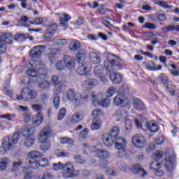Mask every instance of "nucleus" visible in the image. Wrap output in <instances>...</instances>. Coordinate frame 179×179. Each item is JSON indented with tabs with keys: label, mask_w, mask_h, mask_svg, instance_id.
Segmentation results:
<instances>
[{
	"label": "nucleus",
	"mask_w": 179,
	"mask_h": 179,
	"mask_svg": "<svg viewBox=\"0 0 179 179\" xmlns=\"http://www.w3.org/2000/svg\"><path fill=\"white\" fill-rule=\"evenodd\" d=\"M176 30L175 25H169L162 28L163 33H169V31H173Z\"/></svg>",
	"instance_id": "obj_55"
},
{
	"label": "nucleus",
	"mask_w": 179,
	"mask_h": 179,
	"mask_svg": "<svg viewBox=\"0 0 179 179\" xmlns=\"http://www.w3.org/2000/svg\"><path fill=\"white\" fill-rule=\"evenodd\" d=\"M20 138V136L17 133L14 134L13 136H8L4 137L2 145L0 146V153L5 155V153L9 152L10 149H13V144L16 145V143L19 142Z\"/></svg>",
	"instance_id": "obj_4"
},
{
	"label": "nucleus",
	"mask_w": 179,
	"mask_h": 179,
	"mask_svg": "<svg viewBox=\"0 0 179 179\" xmlns=\"http://www.w3.org/2000/svg\"><path fill=\"white\" fill-rule=\"evenodd\" d=\"M163 166V164L159 163L157 161H153L150 164V169L151 170H158Z\"/></svg>",
	"instance_id": "obj_42"
},
{
	"label": "nucleus",
	"mask_w": 179,
	"mask_h": 179,
	"mask_svg": "<svg viewBox=\"0 0 179 179\" xmlns=\"http://www.w3.org/2000/svg\"><path fill=\"white\" fill-rule=\"evenodd\" d=\"M15 117H16V114L15 113H13V114L6 113L5 115H0V118L7 120V121H13Z\"/></svg>",
	"instance_id": "obj_39"
},
{
	"label": "nucleus",
	"mask_w": 179,
	"mask_h": 179,
	"mask_svg": "<svg viewBox=\"0 0 179 179\" xmlns=\"http://www.w3.org/2000/svg\"><path fill=\"white\" fill-rule=\"evenodd\" d=\"M103 72H104V69H103V66H96L94 69V73L95 76H100L103 75Z\"/></svg>",
	"instance_id": "obj_38"
},
{
	"label": "nucleus",
	"mask_w": 179,
	"mask_h": 179,
	"mask_svg": "<svg viewBox=\"0 0 179 179\" xmlns=\"http://www.w3.org/2000/svg\"><path fill=\"white\" fill-rule=\"evenodd\" d=\"M0 41L7 44H12L13 43V36L11 34H4L0 37Z\"/></svg>",
	"instance_id": "obj_27"
},
{
	"label": "nucleus",
	"mask_w": 179,
	"mask_h": 179,
	"mask_svg": "<svg viewBox=\"0 0 179 179\" xmlns=\"http://www.w3.org/2000/svg\"><path fill=\"white\" fill-rule=\"evenodd\" d=\"M74 160L76 163H78V164H85V163H86L85 158L80 155H76L74 157Z\"/></svg>",
	"instance_id": "obj_48"
},
{
	"label": "nucleus",
	"mask_w": 179,
	"mask_h": 179,
	"mask_svg": "<svg viewBox=\"0 0 179 179\" xmlns=\"http://www.w3.org/2000/svg\"><path fill=\"white\" fill-rule=\"evenodd\" d=\"M31 108L36 113H41L43 111V106L40 104H32Z\"/></svg>",
	"instance_id": "obj_51"
},
{
	"label": "nucleus",
	"mask_w": 179,
	"mask_h": 179,
	"mask_svg": "<svg viewBox=\"0 0 179 179\" xmlns=\"http://www.w3.org/2000/svg\"><path fill=\"white\" fill-rule=\"evenodd\" d=\"M64 62L66 64V67L69 69V71H72L75 68V59L69 56H64Z\"/></svg>",
	"instance_id": "obj_22"
},
{
	"label": "nucleus",
	"mask_w": 179,
	"mask_h": 179,
	"mask_svg": "<svg viewBox=\"0 0 179 179\" xmlns=\"http://www.w3.org/2000/svg\"><path fill=\"white\" fill-rule=\"evenodd\" d=\"M38 161H39V164H40L41 167H42V168L49 167V166H51L50 161L48 160V159H47L45 157H43V158L38 159Z\"/></svg>",
	"instance_id": "obj_37"
},
{
	"label": "nucleus",
	"mask_w": 179,
	"mask_h": 179,
	"mask_svg": "<svg viewBox=\"0 0 179 179\" xmlns=\"http://www.w3.org/2000/svg\"><path fill=\"white\" fill-rule=\"evenodd\" d=\"M103 95L102 93H95L92 92L91 94V100L94 104V106H99L101 100H103Z\"/></svg>",
	"instance_id": "obj_17"
},
{
	"label": "nucleus",
	"mask_w": 179,
	"mask_h": 179,
	"mask_svg": "<svg viewBox=\"0 0 179 179\" xmlns=\"http://www.w3.org/2000/svg\"><path fill=\"white\" fill-rule=\"evenodd\" d=\"M23 117H24V120L25 121V122H30V121L31 120V113H30L29 112L24 113Z\"/></svg>",
	"instance_id": "obj_62"
},
{
	"label": "nucleus",
	"mask_w": 179,
	"mask_h": 179,
	"mask_svg": "<svg viewBox=\"0 0 179 179\" xmlns=\"http://www.w3.org/2000/svg\"><path fill=\"white\" fill-rule=\"evenodd\" d=\"M55 153L58 157H69V152L60 150H57Z\"/></svg>",
	"instance_id": "obj_44"
},
{
	"label": "nucleus",
	"mask_w": 179,
	"mask_h": 179,
	"mask_svg": "<svg viewBox=\"0 0 179 179\" xmlns=\"http://www.w3.org/2000/svg\"><path fill=\"white\" fill-rule=\"evenodd\" d=\"M106 174H108V176L115 177V176H117V169L114 168H107Z\"/></svg>",
	"instance_id": "obj_52"
},
{
	"label": "nucleus",
	"mask_w": 179,
	"mask_h": 179,
	"mask_svg": "<svg viewBox=\"0 0 179 179\" xmlns=\"http://www.w3.org/2000/svg\"><path fill=\"white\" fill-rule=\"evenodd\" d=\"M29 167L31 169H39V167H41L40 165V162L38 160H35L34 162L29 161Z\"/></svg>",
	"instance_id": "obj_46"
},
{
	"label": "nucleus",
	"mask_w": 179,
	"mask_h": 179,
	"mask_svg": "<svg viewBox=\"0 0 179 179\" xmlns=\"http://www.w3.org/2000/svg\"><path fill=\"white\" fill-rule=\"evenodd\" d=\"M34 69H29L27 71V75L31 78H36V80L39 83L40 89H48V87L51 86V83L45 80V74L38 76L37 74V71H36V69L38 70L41 69V68H44V64H41L40 62H36L34 64Z\"/></svg>",
	"instance_id": "obj_2"
},
{
	"label": "nucleus",
	"mask_w": 179,
	"mask_h": 179,
	"mask_svg": "<svg viewBox=\"0 0 179 179\" xmlns=\"http://www.w3.org/2000/svg\"><path fill=\"white\" fill-rule=\"evenodd\" d=\"M9 158H2L0 159V171H3V170H6L8 169V164H9Z\"/></svg>",
	"instance_id": "obj_29"
},
{
	"label": "nucleus",
	"mask_w": 179,
	"mask_h": 179,
	"mask_svg": "<svg viewBox=\"0 0 179 179\" xmlns=\"http://www.w3.org/2000/svg\"><path fill=\"white\" fill-rule=\"evenodd\" d=\"M109 135L115 139V141L116 139H118L119 137L118 136L120 135V127H113L112 130L110 131Z\"/></svg>",
	"instance_id": "obj_30"
},
{
	"label": "nucleus",
	"mask_w": 179,
	"mask_h": 179,
	"mask_svg": "<svg viewBox=\"0 0 179 179\" xmlns=\"http://www.w3.org/2000/svg\"><path fill=\"white\" fill-rule=\"evenodd\" d=\"M159 80H162V83H164V85H167L168 82H169V78L163 75V74H161L159 76Z\"/></svg>",
	"instance_id": "obj_63"
},
{
	"label": "nucleus",
	"mask_w": 179,
	"mask_h": 179,
	"mask_svg": "<svg viewBox=\"0 0 179 179\" xmlns=\"http://www.w3.org/2000/svg\"><path fill=\"white\" fill-rule=\"evenodd\" d=\"M143 27H145V29H149V30H155L157 27L152 22H145Z\"/></svg>",
	"instance_id": "obj_53"
},
{
	"label": "nucleus",
	"mask_w": 179,
	"mask_h": 179,
	"mask_svg": "<svg viewBox=\"0 0 179 179\" xmlns=\"http://www.w3.org/2000/svg\"><path fill=\"white\" fill-rule=\"evenodd\" d=\"M71 15L63 13L60 15V26L66 29L68 27V22L71 20Z\"/></svg>",
	"instance_id": "obj_21"
},
{
	"label": "nucleus",
	"mask_w": 179,
	"mask_h": 179,
	"mask_svg": "<svg viewBox=\"0 0 179 179\" xmlns=\"http://www.w3.org/2000/svg\"><path fill=\"white\" fill-rule=\"evenodd\" d=\"M27 37H29V34H23L17 33L15 34L14 38L15 40H17L18 38H27Z\"/></svg>",
	"instance_id": "obj_64"
},
{
	"label": "nucleus",
	"mask_w": 179,
	"mask_h": 179,
	"mask_svg": "<svg viewBox=\"0 0 179 179\" xmlns=\"http://www.w3.org/2000/svg\"><path fill=\"white\" fill-rule=\"evenodd\" d=\"M55 68L57 71H64L66 66L65 64V57H64V60H59L55 63Z\"/></svg>",
	"instance_id": "obj_31"
},
{
	"label": "nucleus",
	"mask_w": 179,
	"mask_h": 179,
	"mask_svg": "<svg viewBox=\"0 0 179 179\" xmlns=\"http://www.w3.org/2000/svg\"><path fill=\"white\" fill-rule=\"evenodd\" d=\"M50 135H51V127L50 126H45L38 136V141L41 143V149L43 152L50 150V148H51V141L48 139Z\"/></svg>",
	"instance_id": "obj_3"
},
{
	"label": "nucleus",
	"mask_w": 179,
	"mask_h": 179,
	"mask_svg": "<svg viewBox=\"0 0 179 179\" xmlns=\"http://www.w3.org/2000/svg\"><path fill=\"white\" fill-rule=\"evenodd\" d=\"M22 172L24 173V179H31L33 178V174L29 171V169L26 166L22 168Z\"/></svg>",
	"instance_id": "obj_40"
},
{
	"label": "nucleus",
	"mask_w": 179,
	"mask_h": 179,
	"mask_svg": "<svg viewBox=\"0 0 179 179\" xmlns=\"http://www.w3.org/2000/svg\"><path fill=\"white\" fill-rule=\"evenodd\" d=\"M33 99H36V94L29 87L23 88L20 95L17 96V100H24V101H29Z\"/></svg>",
	"instance_id": "obj_8"
},
{
	"label": "nucleus",
	"mask_w": 179,
	"mask_h": 179,
	"mask_svg": "<svg viewBox=\"0 0 179 179\" xmlns=\"http://www.w3.org/2000/svg\"><path fill=\"white\" fill-rule=\"evenodd\" d=\"M67 43L66 39H57L54 41V44H57L58 45H65Z\"/></svg>",
	"instance_id": "obj_60"
},
{
	"label": "nucleus",
	"mask_w": 179,
	"mask_h": 179,
	"mask_svg": "<svg viewBox=\"0 0 179 179\" xmlns=\"http://www.w3.org/2000/svg\"><path fill=\"white\" fill-rule=\"evenodd\" d=\"M52 170L58 171L62 170V178L65 179H72L79 177L80 171L75 169L73 162H68L65 164L62 162L53 163L52 166Z\"/></svg>",
	"instance_id": "obj_1"
},
{
	"label": "nucleus",
	"mask_w": 179,
	"mask_h": 179,
	"mask_svg": "<svg viewBox=\"0 0 179 179\" xmlns=\"http://www.w3.org/2000/svg\"><path fill=\"white\" fill-rule=\"evenodd\" d=\"M80 47V43L78 41H73L70 43L69 50L71 51H77Z\"/></svg>",
	"instance_id": "obj_32"
},
{
	"label": "nucleus",
	"mask_w": 179,
	"mask_h": 179,
	"mask_svg": "<svg viewBox=\"0 0 179 179\" xmlns=\"http://www.w3.org/2000/svg\"><path fill=\"white\" fill-rule=\"evenodd\" d=\"M22 133L24 136H33L36 134V129L30 124L24 125L22 127Z\"/></svg>",
	"instance_id": "obj_11"
},
{
	"label": "nucleus",
	"mask_w": 179,
	"mask_h": 179,
	"mask_svg": "<svg viewBox=\"0 0 179 179\" xmlns=\"http://www.w3.org/2000/svg\"><path fill=\"white\" fill-rule=\"evenodd\" d=\"M128 113L125 110H117L116 112V115L120 117V118H125L127 115Z\"/></svg>",
	"instance_id": "obj_61"
},
{
	"label": "nucleus",
	"mask_w": 179,
	"mask_h": 179,
	"mask_svg": "<svg viewBox=\"0 0 179 179\" xmlns=\"http://www.w3.org/2000/svg\"><path fill=\"white\" fill-rule=\"evenodd\" d=\"M90 61L94 65H97L101 62V57L100 55L95 52H91L90 53Z\"/></svg>",
	"instance_id": "obj_19"
},
{
	"label": "nucleus",
	"mask_w": 179,
	"mask_h": 179,
	"mask_svg": "<svg viewBox=\"0 0 179 179\" xmlns=\"http://www.w3.org/2000/svg\"><path fill=\"white\" fill-rule=\"evenodd\" d=\"M110 79L113 83L118 85V83H121V82H122V75L120 73L113 72L110 74Z\"/></svg>",
	"instance_id": "obj_20"
},
{
	"label": "nucleus",
	"mask_w": 179,
	"mask_h": 179,
	"mask_svg": "<svg viewBox=\"0 0 179 179\" xmlns=\"http://www.w3.org/2000/svg\"><path fill=\"white\" fill-rule=\"evenodd\" d=\"M115 143V148L119 150L118 152V156L119 157H124L127 155V139H125L124 137H120L119 138H117Z\"/></svg>",
	"instance_id": "obj_7"
},
{
	"label": "nucleus",
	"mask_w": 179,
	"mask_h": 179,
	"mask_svg": "<svg viewBox=\"0 0 179 179\" xmlns=\"http://www.w3.org/2000/svg\"><path fill=\"white\" fill-rule=\"evenodd\" d=\"M66 97L69 101H72L74 106H79L81 100L89 99V96H82V94L76 93L73 90L67 92Z\"/></svg>",
	"instance_id": "obj_6"
},
{
	"label": "nucleus",
	"mask_w": 179,
	"mask_h": 179,
	"mask_svg": "<svg viewBox=\"0 0 179 179\" xmlns=\"http://www.w3.org/2000/svg\"><path fill=\"white\" fill-rule=\"evenodd\" d=\"M76 57L79 64H85V59H86V53L85 52H78Z\"/></svg>",
	"instance_id": "obj_34"
},
{
	"label": "nucleus",
	"mask_w": 179,
	"mask_h": 179,
	"mask_svg": "<svg viewBox=\"0 0 179 179\" xmlns=\"http://www.w3.org/2000/svg\"><path fill=\"white\" fill-rule=\"evenodd\" d=\"M45 51V46L39 45L34 47L30 51V55L32 58H37L43 52Z\"/></svg>",
	"instance_id": "obj_12"
},
{
	"label": "nucleus",
	"mask_w": 179,
	"mask_h": 179,
	"mask_svg": "<svg viewBox=\"0 0 179 179\" xmlns=\"http://www.w3.org/2000/svg\"><path fill=\"white\" fill-rule=\"evenodd\" d=\"M98 106H101V107H108L110 106V99L102 98Z\"/></svg>",
	"instance_id": "obj_49"
},
{
	"label": "nucleus",
	"mask_w": 179,
	"mask_h": 179,
	"mask_svg": "<svg viewBox=\"0 0 179 179\" xmlns=\"http://www.w3.org/2000/svg\"><path fill=\"white\" fill-rule=\"evenodd\" d=\"M22 164H23V162H22V161L14 162L13 164V171H14V173H17V170L20 169Z\"/></svg>",
	"instance_id": "obj_50"
},
{
	"label": "nucleus",
	"mask_w": 179,
	"mask_h": 179,
	"mask_svg": "<svg viewBox=\"0 0 179 179\" xmlns=\"http://www.w3.org/2000/svg\"><path fill=\"white\" fill-rule=\"evenodd\" d=\"M57 29H58V25H57V24H50L44 36L45 40H49V38H51V37H52L55 34V30H57Z\"/></svg>",
	"instance_id": "obj_14"
},
{
	"label": "nucleus",
	"mask_w": 179,
	"mask_h": 179,
	"mask_svg": "<svg viewBox=\"0 0 179 179\" xmlns=\"http://www.w3.org/2000/svg\"><path fill=\"white\" fill-rule=\"evenodd\" d=\"M163 163L167 171H173L174 169V161L171 160V158H166Z\"/></svg>",
	"instance_id": "obj_23"
},
{
	"label": "nucleus",
	"mask_w": 179,
	"mask_h": 179,
	"mask_svg": "<svg viewBox=\"0 0 179 179\" xmlns=\"http://www.w3.org/2000/svg\"><path fill=\"white\" fill-rule=\"evenodd\" d=\"M102 141L105 146L110 148V146H113L115 139L113 138L108 133H105L102 135Z\"/></svg>",
	"instance_id": "obj_13"
},
{
	"label": "nucleus",
	"mask_w": 179,
	"mask_h": 179,
	"mask_svg": "<svg viewBox=\"0 0 179 179\" xmlns=\"http://www.w3.org/2000/svg\"><path fill=\"white\" fill-rule=\"evenodd\" d=\"M127 99L122 94H117L113 98V104L117 106V107H121L125 104Z\"/></svg>",
	"instance_id": "obj_16"
},
{
	"label": "nucleus",
	"mask_w": 179,
	"mask_h": 179,
	"mask_svg": "<svg viewBox=\"0 0 179 179\" xmlns=\"http://www.w3.org/2000/svg\"><path fill=\"white\" fill-rule=\"evenodd\" d=\"M103 66L108 71H120L121 69L118 58L113 55L108 56V59L104 62Z\"/></svg>",
	"instance_id": "obj_5"
},
{
	"label": "nucleus",
	"mask_w": 179,
	"mask_h": 179,
	"mask_svg": "<svg viewBox=\"0 0 179 179\" xmlns=\"http://www.w3.org/2000/svg\"><path fill=\"white\" fill-rule=\"evenodd\" d=\"M90 128L92 131H97L99 128H101V120L100 119H94Z\"/></svg>",
	"instance_id": "obj_28"
},
{
	"label": "nucleus",
	"mask_w": 179,
	"mask_h": 179,
	"mask_svg": "<svg viewBox=\"0 0 179 179\" xmlns=\"http://www.w3.org/2000/svg\"><path fill=\"white\" fill-rule=\"evenodd\" d=\"M60 143L62 145H73V140L71 138H69L68 137H63L60 138Z\"/></svg>",
	"instance_id": "obj_41"
},
{
	"label": "nucleus",
	"mask_w": 179,
	"mask_h": 179,
	"mask_svg": "<svg viewBox=\"0 0 179 179\" xmlns=\"http://www.w3.org/2000/svg\"><path fill=\"white\" fill-rule=\"evenodd\" d=\"M119 169L121 171H123L124 173H127V171H129V166L124 163H120L119 164Z\"/></svg>",
	"instance_id": "obj_54"
},
{
	"label": "nucleus",
	"mask_w": 179,
	"mask_h": 179,
	"mask_svg": "<svg viewBox=\"0 0 179 179\" xmlns=\"http://www.w3.org/2000/svg\"><path fill=\"white\" fill-rule=\"evenodd\" d=\"M145 127L147 129H148V131H150V132L155 133L159 131V126L157 124H156V122H155V121H151L145 124Z\"/></svg>",
	"instance_id": "obj_26"
},
{
	"label": "nucleus",
	"mask_w": 179,
	"mask_h": 179,
	"mask_svg": "<svg viewBox=\"0 0 179 179\" xmlns=\"http://www.w3.org/2000/svg\"><path fill=\"white\" fill-rule=\"evenodd\" d=\"M135 108L137 110H145V104L139 99H136L134 101Z\"/></svg>",
	"instance_id": "obj_36"
},
{
	"label": "nucleus",
	"mask_w": 179,
	"mask_h": 179,
	"mask_svg": "<svg viewBox=\"0 0 179 179\" xmlns=\"http://www.w3.org/2000/svg\"><path fill=\"white\" fill-rule=\"evenodd\" d=\"M90 69H92V66H90V64H80V66L77 69V73H78V75H87V73L90 72Z\"/></svg>",
	"instance_id": "obj_10"
},
{
	"label": "nucleus",
	"mask_w": 179,
	"mask_h": 179,
	"mask_svg": "<svg viewBox=\"0 0 179 179\" xmlns=\"http://www.w3.org/2000/svg\"><path fill=\"white\" fill-rule=\"evenodd\" d=\"M95 153L99 159H108L110 157V152L106 150H96Z\"/></svg>",
	"instance_id": "obj_25"
},
{
	"label": "nucleus",
	"mask_w": 179,
	"mask_h": 179,
	"mask_svg": "<svg viewBox=\"0 0 179 179\" xmlns=\"http://www.w3.org/2000/svg\"><path fill=\"white\" fill-rule=\"evenodd\" d=\"M101 115H103V111L101 109H95L92 113V117L96 120L98 117H101Z\"/></svg>",
	"instance_id": "obj_43"
},
{
	"label": "nucleus",
	"mask_w": 179,
	"mask_h": 179,
	"mask_svg": "<svg viewBox=\"0 0 179 179\" xmlns=\"http://www.w3.org/2000/svg\"><path fill=\"white\" fill-rule=\"evenodd\" d=\"M34 145V138L31 137H28L24 141V145L27 148H30Z\"/></svg>",
	"instance_id": "obj_45"
},
{
	"label": "nucleus",
	"mask_w": 179,
	"mask_h": 179,
	"mask_svg": "<svg viewBox=\"0 0 179 179\" xmlns=\"http://www.w3.org/2000/svg\"><path fill=\"white\" fill-rule=\"evenodd\" d=\"M124 130L126 134H129L132 131V121L127 119L124 122Z\"/></svg>",
	"instance_id": "obj_33"
},
{
	"label": "nucleus",
	"mask_w": 179,
	"mask_h": 179,
	"mask_svg": "<svg viewBox=\"0 0 179 179\" xmlns=\"http://www.w3.org/2000/svg\"><path fill=\"white\" fill-rule=\"evenodd\" d=\"M131 142L133 145L138 149H142L146 146V138L140 134L133 136Z\"/></svg>",
	"instance_id": "obj_9"
},
{
	"label": "nucleus",
	"mask_w": 179,
	"mask_h": 179,
	"mask_svg": "<svg viewBox=\"0 0 179 179\" xmlns=\"http://www.w3.org/2000/svg\"><path fill=\"white\" fill-rule=\"evenodd\" d=\"M99 85V81L96 79L90 78L85 81L84 87L87 90H90V89H93V87H96Z\"/></svg>",
	"instance_id": "obj_18"
},
{
	"label": "nucleus",
	"mask_w": 179,
	"mask_h": 179,
	"mask_svg": "<svg viewBox=\"0 0 179 179\" xmlns=\"http://www.w3.org/2000/svg\"><path fill=\"white\" fill-rule=\"evenodd\" d=\"M162 157H163V152L161 150L156 151L152 155V159L155 160H157V159H162Z\"/></svg>",
	"instance_id": "obj_58"
},
{
	"label": "nucleus",
	"mask_w": 179,
	"mask_h": 179,
	"mask_svg": "<svg viewBox=\"0 0 179 179\" xmlns=\"http://www.w3.org/2000/svg\"><path fill=\"white\" fill-rule=\"evenodd\" d=\"M43 120H44V115L39 113L32 118V124L35 127H38V125H41L43 123Z\"/></svg>",
	"instance_id": "obj_24"
},
{
	"label": "nucleus",
	"mask_w": 179,
	"mask_h": 179,
	"mask_svg": "<svg viewBox=\"0 0 179 179\" xmlns=\"http://www.w3.org/2000/svg\"><path fill=\"white\" fill-rule=\"evenodd\" d=\"M66 114V109H65V108H61L57 115L58 121H61L65 117Z\"/></svg>",
	"instance_id": "obj_47"
},
{
	"label": "nucleus",
	"mask_w": 179,
	"mask_h": 179,
	"mask_svg": "<svg viewBox=\"0 0 179 179\" xmlns=\"http://www.w3.org/2000/svg\"><path fill=\"white\" fill-rule=\"evenodd\" d=\"M85 117L83 112H76L70 119L71 124H78Z\"/></svg>",
	"instance_id": "obj_15"
},
{
	"label": "nucleus",
	"mask_w": 179,
	"mask_h": 179,
	"mask_svg": "<svg viewBox=\"0 0 179 179\" xmlns=\"http://www.w3.org/2000/svg\"><path fill=\"white\" fill-rule=\"evenodd\" d=\"M141 170H142L141 165H134L131 168V173H133V174H138Z\"/></svg>",
	"instance_id": "obj_56"
},
{
	"label": "nucleus",
	"mask_w": 179,
	"mask_h": 179,
	"mask_svg": "<svg viewBox=\"0 0 179 179\" xmlns=\"http://www.w3.org/2000/svg\"><path fill=\"white\" fill-rule=\"evenodd\" d=\"M117 93V89L114 87H111L108 90L107 97H113V95Z\"/></svg>",
	"instance_id": "obj_57"
},
{
	"label": "nucleus",
	"mask_w": 179,
	"mask_h": 179,
	"mask_svg": "<svg viewBox=\"0 0 179 179\" xmlns=\"http://www.w3.org/2000/svg\"><path fill=\"white\" fill-rule=\"evenodd\" d=\"M55 51H57V50H54L53 52L49 55V59H50L51 64H54V62L57 59V54L55 53Z\"/></svg>",
	"instance_id": "obj_59"
},
{
	"label": "nucleus",
	"mask_w": 179,
	"mask_h": 179,
	"mask_svg": "<svg viewBox=\"0 0 179 179\" xmlns=\"http://www.w3.org/2000/svg\"><path fill=\"white\" fill-rule=\"evenodd\" d=\"M29 159H40L41 157V153L37 150H33L27 155Z\"/></svg>",
	"instance_id": "obj_35"
}]
</instances>
